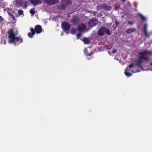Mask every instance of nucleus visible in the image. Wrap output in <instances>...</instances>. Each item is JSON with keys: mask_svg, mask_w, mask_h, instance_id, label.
<instances>
[{"mask_svg": "<svg viewBox=\"0 0 152 152\" xmlns=\"http://www.w3.org/2000/svg\"><path fill=\"white\" fill-rule=\"evenodd\" d=\"M58 0H48L47 1V4L49 5H52L58 2Z\"/></svg>", "mask_w": 152, "mask_h": 152, "instance_id": "obj_12", "label": "nucleus"}, {"mask_svg": "<svg viewBox=\"0 0 152 152\" xmlns=\"http://www.w3.org/2000/svg\"><path fill=\"white\" fill-rule=\"evenodd\" d=\"M136 31V29L135 28H129L127 30L126 32L127 34H130L133 32H135Z\"/></svg>", "mask_w": 152, "mask_h": 152, "instance_id": "obj_14", "label": "nucleus"}, {"mask_svg": "<svg viewBox=\"0 0 152 152\" xmlns=\"http://www.w3.org/2000/svg\"><path fill=\"white\" fill-rule=\"evenodd\" d=\"M92 54H91V53H90L88 55V56H91L92 55Z\"/></svg>", "mask_w": 152, "mask_h": 152, "instance_id": "obj_32", "label": "nucleus"}, {"mask_svg": "<svg viewBox=\"0 0 152 152\" xmlns=\"http://www.w3.org/2000/svg\"><path fill=\"white\" fill-rule=\"evenodd\" d=\"M150 65H152V63H151L150 64Z\"/></svg>", "mask_w": 152, "mask_h": 152, "instance_id": "obj_34", "label": "nucleus"}, {"mask_svg": "<svg viewBox=\"0 0 152 152\" xmlns=\"http://www.w3.org/2000/svg\"><path fill=\"white\" fill-rule=\"evenodd\" d=\"M86 28V26L85 24H82L78 26L77 27L78 30L80 32L83 31Z\"/></svg>", "mask_w": 152, "mask_h": 152, "instance_id": "obj_11", "label": "nucleus"}, {"mask_svg": "<svg viewBox=\"0 0 152 152\" xmlns=\"http://www.w3.org/2000/svg\"><path fill=\"white\" fill-rule=\"evenodd\" d=\"M9 42L10 43H13L15 45H18L19 44L23 42L22 38L20 37H14V39L13 41L12 42V40H9Z\"/></svg>", "mask_w": 152, "mask_h": 152, "instance_id": "obj_5", "label": "nucleus"}, {"mask_svg": "<svg viewBox=\"0 0 152 152\" xmlns=\"http://www.w3.org/2000/svg\"><path fill=\"white\" fill-rule=\"evenodd\" d=\"M144 33L145 35L147 37H149L150 36L149 34L148 33L147 31H144Z\"/></svg>", "mask_w": 152, "mask_h": 152, "instance_id": "obj_21", "label": "nucleus"}, {"mask_svg": "<svg viewBox=\"0 0 152 152\" xmlns=\"http://www.w3.org/2000/svg\"><path fill=\"white\" fill-rule=\"evenodd\" d=\"M101 7L103 9L109 11L111 10L112 9L111 6H109L105 4H102Z\"/></svg>", "mask_w": 152, "mask_h": 152, "instance_id": "obj_10", "label": "nucleus"}, {"mask_svg": "<svg viewBox=\"0 0 152 152\" xmlns=\"http://www.w3.org/2000/svg\"><path fill=\"white\" fill-rule=\"evenodd\" d=\"M81 34L80 33H77L76 35L77 38V39L79 38H80V36H81Z\"/></svg>", "mask_w": 152, "mask_h": 152, "instance_id": "obj_24", "label": "nucleus"}, {"mask_svg": "<svg viewBox=\"0 0 152 152\" xmlns=\"http://www.w3.org/2000/svg\"><path fill=\"white\" fill-rule=\"evenodd\" d=\"M128 23L130 25H132L133 24V23L131 21H129L128 22Z\"/></svg>", "mask_w": 152, "mask_h": 152, "instance_id": "obj_30", "label": "nucleus"}, {"mask_svg": "<svg viewBox=\"0 0 152 152\" xmlns=\"http://www.w3.org/2000/svg\"><path fill=\"white\" fill-rule=\"evenodd\" d=\"M138 15L142 19V21H146V18L145 17H144L142 14H138Z\"/></svg>", "mask_w": 152, "mask_h": 152, "instance_id": "obj_18", "label": "nucleus"}, {"mask_svg": "<svg viewBox=\"0 0 152 152\" xmlns=\"http://www.w3.org/2000/svg\"><path fill=\"white\" fill-rule=\"evenodd\" d=\"M83 41L85 44H89L90 42L89 39L86 37L83 38Z\"/></svg>", "mask_w": 152, "mask_h": 152, "instance_id": "obj_16", "label": "nucleus"}, {"mask_svg": "<svg viewBox=\"0 0 152 152\" xmlns=\"http://www.w3.org/2000/svg\"><path fill=\"white\" fill-rule=\"evenodd\" d=\"M18 13L19 15H22L23 14V11L22 10H19L18 11Z\"/></svg>", "mask_w": 152, "mask_h": 152, "instance_id": "obj_22", "label": "nucleus"}, {"mask_svg": "<svg viewBox=\"0 0 152 152\" xmlns=\"http://www.w3.org/2000/svg\"><path fill=\"white\" fill-rule=\"evenodd\" d=\"M97 20L96 19L94 18H91L89 20L88 24L91 27L95 26L96 25L97 23Z\"/></svg>", "mask_w": 152, "mask_h": 152, "instance_id": "obj_7", "label": "nucleus"}, {"mask_svg": "<svg viewBox=\"0 0 152 152\" xmlns=\"http://www.w3.org/2000/svg\"><path fill=\"white\" fill-rule=\"evenodd\" d=\"M129 71L128 67H127L126 69L125 70L124 73L125 75L127 76H131L132 75V74L128 72Z\"/></svg>", "mask_w": 152, "mask_h": 152, "instance_id": "obj_15", "label": "nucleus"}, {"mask_svg": "<svg viewBox=\"0 0 152 152\" xmlns=\"http://www.w3.org/2000/svg\"><path fill=\"white\" fill-rule=\"evenodd\" d=\"M77 30L74 28H71L70 31V33L72 34H75L77 32Z\"/></svg>", "mask_w": 152, "mask_h": 152, "instance_id": "obj_17", "label": "nucleus"}, {"mask_svg": "<svg viewBox=\"0 0 152 152\" xmlns=\"http://www.w3.org/2000/svg\"><path fill=\"white\" fill-rule=\"evenodd\" d=\"M4 20V18H2L1 16H0V22H2Z\"/></svg>", "mask_w": 152, "mask_h": 152, "instance_id": "obj_28", "label": "nucleus"}, {"mask_svg": "<svg viewBox=\"0 0 152 152\" xmlns=\"http://www.w3.org/2000/svg\"><path fill=\"white\" fill-rule=\"evenodd\" d=\"M117 52V50L116 49H113L112 52V53H116Z\"/></svg>", "mask_w": 152, "mask_h": 152, "instance_id": "obj_27", "label": "nucleus"}, {"mask_svg": "<svg viewBox=\"0 0 152 152\" xmlns=\"http://www.w3.org/2000/svg\"><path fill=\"white\" fill-rule=\"evenodd\" d=\"M79 19L78 17L75 16L73 17L71 19V21L73 22L74 24L77 23L79 22Z\"/></svg>", "mask_w": 152, "mask_h": 152, "instance_id": "obj_13", "label": "nucleus"}, {"mask_svg": "<svg viewBox=\"0 0 152 152\" xmlns=\"http://www.w3.org/2000/svg\"><path fill=\"white\" fill-rule=\"evenodd\" d=\"M134 66V64L133 63H132L128 67L129 68H132Z\"/></svg>", "mask_w": 152, "mask_h": 152, "instance_id": "obj_26", "label": "nucleus"}, {"mask_svg": "<svg viewBox=\"0 0 152 152\" xmlns=\"http://www.w3.org/2000/svg\"><path fill=\"white\" fill-rule=\"evenodd\" d=\"M115 24L116 26L117 27L118 25L119 24V23H118L117 21H116L115 22Z\"/></svg>", "mask_w": 152, "mask_h": 152, "instance_id": "obj_29", "label": "nucleus"}, {"mask_svg": "<svg viewBox=\"0 0 152 152\" xmlns=\"http://www.w3.org/2000/svg\"><path fill=\"white\" fill-rule=\"evenodd\" d=\"M27 7V3H26L24 4V8H26Z\"/></svg>", "mask_w": 152, "mask_h": 152, "instance_id": "obj_31", "label": "nucleus"}, {"mask_svg": "<svg viewBox=\"0 0 152 152\" xmlns=\"http://www.w3.org/2000/svg\"><path fill=\"white\" fill-rule=\"evenodd\" d=\"M147 25L146 24H145L144 26V31H147Z\"/></svg>", "mask_w": 152, "mask_h": 152, "instance_id": "obj_23", "label": "nucleus"}, {"mask_svg": "<svg viewBox=\"0 0 152 152\" xmlns=\"http://www.w3.org/2000/svg\"><path fill=\"white\" fill-rule=\"evenodd\" d=\"M105 32L108 35H110L111 34L110 30L109 29H106V28L105 29Z\"/></svg>", "mask_w": 152, "mask_h": 152, "instance_id": "obj_19", "label": "nucleus"}, {"mask_svg": "<svg viewBox=\"0 0 152 152\" xmlns=\"http://www.w3.org/2000/svg\"><path fill=\"white\" fill-rule=\"evenodd\" d=\"M30 2L34 6L40 4L42 3V0H30Z\"/></svg>", "mask_w": 152, "mask_h": 152, "instance_id": "obj_9", "label": "nucleus"}, {"mask_svg": "<svg viewBox=\"0 0 152 152\" xmlns=\"http://www.w3.org/2000/svg\"><path fill=\"white\" fill-rule=\"evenodd\" d=\"M61 26L64 31L66 32L69 31L71 28L70 24L66 22L62 23Z\"/></svg>", "mask_w": 152, "mask_h": 152, "instance_id": "obj_4", "label": "nucleus"}, {"mask_svg": "<svg viewBox=\"0 0 152 152\" xmlns=\"http://www.w3.org/2000/svg\"><path fill=\"white\" fill-rule=\"evenodd\" d=\"M30 31L29 32L27 35L30 38H32L33 36L35 34V33L37 34H40L42 31V28L40 25H37L35 26L34 29L30 27Z\"/></svg>", "mask_w": 152, "mask_h": 152, "instance_id": "obj_2", "label": "nucleus"}, {"mask_svg": "<svg viewBox=\"0 0 152 152\" xmlns=\"http://www.w3.org/2000/svg\"><path fill=\"white\" fill-rule=\"evenodd\" d=\"M105 27H102L99 29L97 33L99 36H103L104 35L105 33Z\"/></svg>", "mask_w": 152, "mask_h": 152, "instance_id": "obj_8", "label": "nucleus"}, {"mask_svg": "<svg viewBox=\"0 0 152 152\" xmlns=\"http://www.w3.org/2000/svg\"><path fill=\"white\" fill-rule=\"evenodd\" d=\"M126 0H121V1L123 2H124L126 1Z\"/></svg>", "mask_w": 152, "mask_h": 152, "instance_id": "obj_33", "label": "nucleus"}, {"mask_svg": "<svg viewBox=\"0 0 152 152\" xmlns=\"http://www.w3.org/2000/svg\"><path fill=\"white\" fill-rule=\"evenodd\" d=\"M62 2L59 6L58 8L61 10H63L66 8L68 5L71 4V0H62Z\"/></svg>", "mask_w": 152, "mask_h": 152, "instance_id": "obj_3", "label": "nucleus"}, {"mask_svg": "<svg viewBox=\"0 0 152 152\" xmlns=\"http://www.w3.org/2000/svg\"><path fill=\"white\" fill-rule=\"evenodd\" d=\"M9 15H10L13 20H15V17L13 15L10 13H9Z\"/></svg>", "mask_w": 152, "mask_h": 152, "instance_id": "obj_25", "label": "nucleus"}, {"mask_svg": "<svg viewBox=\"0 0 152 152\" xmlns=\"http://www.w3.org/2000/svg\"><path fill=\"white\" fill-rule=\"evenodd\" d=\"M8 33L9 34V40H12V41H13L14 37L15 36V34H14L13 31L12 29H10L8 31Z\"/></svg>", "mask_w": 152, "mask_h": 152, "instance_id": "obj_6", "label": "nucleus"}, {"mask_svg": "<svg viewBox=\"0 0 152 152\" xmlns=\"http://www.w3.org/2000/svg\"><path fill=\"white\" fill-rule=\"evenodd\" d=\"M30 12L31 14L34 15L35 14V12L34 9H31L30 10Z\"/></svg>", "mask_w": 152, "mask_h": 152, "instance_id": "obj_20", "label": "nucleus"}, {"mask_svg": "<svg viewBox=\"0 0 152 152\" xmlns=\"http://www.w3.org/2000/svg\"><path fill=\"white\" fill-rule=\"evenodd\" d=\"M139 59L138 60L135 61V65L138 66L141 69H143V67L142 65L144 63L143 60L148 61L149 58L147 57L148 55L152 54V52L149 50H145L142 52H139Z\"/></svg>", "mask_w": 152, "mask_h": 152, "instance_id": "obj_1", "label": "nucleus"}]
</instances>
